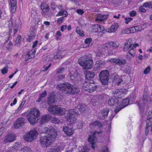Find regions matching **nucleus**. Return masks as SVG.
Wrapping results in <instances>:
<instances>
[{
	"label": "nucleus",
	"mask_w": 152,
	"mask_h": 152,
	"mask_svg": "<svg viewBox=\"0 0 152 152\" xmlns=\"http://www.w3.org/2000/svg\"><path fill=\"white\" fill-rule=\"evenodd\" d=\"M76 31L77 33L80 36H83L84 35L83 31L80 30L79 28L78 27L76 28Z\"/></svg>",
	"instance_id": "c03bdc74"
},
{
	"label": "nucleus",
	"mask_w": 152,
	"mask_h": 152,
	"mask_svg": "<svg viewBox=\"0 0 152 152\" xmlns=\"http://www.w3.org/2000/svg\"><path fill=\"white\" fill-rule=\"evenodd\" d=\"M63 130L68 136L72 135L74 132V130L72 128L68 126L64 127Z\"/></svg>",
	"instance_id": "aec40b11"
},
{
	"label": "nucleus",
	"mask_w": 152,
	"mask_h": 152,
	"mask_svg": "<svg viewBox=\"0 0 152 152\" xmlns=\"http://www.w3.org/2000/svg\"><path fill=\"white\" fill-rule=\"evenodd\" d=\"M64 72V68L63 67H61L57 70V73L58 74H61Z\"/></svg>",
	"instance_id": "5fc2aeb1"
},
{
	"label": "nucleus",
	"mask_w": 152,
	"mask_h": 152,
	"mask_svg": "<svg viewBox=\"0 0 152 152\" xmlns=\"http://www.w3.org/2000/svg\"><path fill=\"white\" fill-rule=\"evenodd\" d=\"M105 64V62L103 60L99 59L96 62V65L99 68L104 66Z\"/></svg>",
	"instance_id": "c756f323"
},
{
	"label": "nucleus",
	"mask_w": 152,
	"mask_h": 152,
	"mask_svg": "<svg viewBox=\"0 0 152 152\" xmlns=\"http://www.w3.org/2000/svg\"><path fill=\"white\" fill-rule=\"evenodd\" d=\"M129 15L131 16H135L137 15V13L135 11L133 10L130 12Z\"/></svg>",
	"instance_id": "e2e57ef3"
},
{
	"label": "nucleus",
	"mask_w": 152,
	"mask_h": 152,
	"mask_svg": "<svg viewBox=\"0 0 152 152\" xmlns=\"http://www.w3.org/2000/svg\"><path fill=\"white\" fill-rule=\"evenodd\" d=\"M60 150V148L59 147H56L54 148L51 147L50 149V151L49 152H58Z\"/></svg>",
	"instance_id": "49530a36"
},
{
	"label": "nucleus",
	"mask_w": 152,
	"mask_h": 152,
	"mask_svg": "<svg viewBox=\"0 0 152 152\" xmlns=\"http://www.w3.org/2000/svg\"><path fill=\"white\" fill-rule=\"evenodd\" d=\"M135 55V51L134 50L133 48H131L129 50L128 53L126 55V58L130 60L132 57H133Z\"/></svg>",
	"instance_id": "5701e85b"
},
{
	"label": "nucleus",
	"mask_w": 152,
	"mask_h": 152,
	"mask_svg": "<svg viewBox=\"0 0 152 152\" xmlns=\"http://www.w3.org/2000/svg\"><path fill=\"white\" fill-rule=\"evenodd\" d=\"M67 26L66 25H62L61 27V31H63L64 30L66 29Z\"/></svg>",
	"instance_id": "774afa93"
},
{
	"label": "nucleus",
	"mask_w": 152,
	"mask_h": 152,
	"mask_svg": "<svg viewBox=\"0 0 152 152\" xmlns=\"http://www.w3.org/2000/svg\"><path fill=\"white\" fill-rule=\"evenodd\" d=\"M24 124V119L23 118H18L16 122H15L14 127L16 128L23 125Z\"/></svg>",
	"instance_id": "2eb2a0df"
},
{
	"label": "nucleus",
	"mask_w": 152,
	"mask_h": 152,
	"mask_svg": "<svg viewBox=\"0 0 152 152\" xmlns=\"http://www.w3.org/2000/svg\"><path fill=\"white\" fill-rule=\"evenodd\" d=\"M95 133L96 132H94L91 136H89L88 140V142L91 145V147L94 149L95 148L94 141L96 138L95 137Z\"/></svg>",
	"instance_id": "dca6fc26"
},
{
	"label": "nucleus",
	"mask_w": 152,
	"mask_h": 152,
	"mask_svg": "<svg viewBox=\"0 0 152 152\" xmlns=\"http://www.w3.org/2000/svg\"><path fill=\"white\" fill-rule=\"evenodd\" d=\"M96 126H97L99 128H101L102 124L101 122L98 121H95L89 125V127L91 128H93Z\"/></svg>",
	"instance_id": "bb28decb"
},
{
	"label": "nucleus",
	"mask_w": 152,
	"mask_h": 152,
	"mask_svg": "<svg viewBox=\"0 0 152 152\" xmlns=\"http://www.w3.org/2000/svg\"><path fill=\"white\" fill-rule=\"evenodd\" d=\"M46 133L47 134L41 137L39 140L40 145L43 148H48L55 141L57 135L56 130L52 127L48 129Z\"/></svg>",
	"instance_id": "f257e3e1"
},
{
	"label": "nucleus",
	"mask_w": 152,
	"mask_h": 152,
	"mask_svg": "<svg viewBox=\"0 0 152 152\" xmlns=\"http://www.w3.org/2000/svg\"><path fill=\"white\" fill-rule=\"evenodd\" d=\"M91 31L94 32H99L103 31L104 27L99 25H93L91 26Z\"/></svg>",
	"instance_id": "f8f14e48"
},
{
	"label": "nucleus",
	"mask_w": 152,
	"mask_h": 152,
	"mask_svg": "<svg viewBox=\"0 0 152 152\" xmlns=\"http://www.w3.org/2000/svg\"><path fill=\"white\" fill-rule=\"evenodd\" d=\"M86 106L84 104H79L77 107V108L78 109L81 113H83L86 110Z\"/></svg>",
	"instance_id": "72a5a7b5"
},
{
	"label": "nucleus",
	"mask_w": 152,
	"mask_h": 152,
	"mask_svg": "<svg viewBox=\"0 0 152 152\" xmlns=\"http://www.w3.org/2000/svg\"><path fill=\"white\" fill-rule=\"evenodd\" d=\"M108 61L110 62L114 63L120 65H124L126 63V59L121 57H118L109 59Z\"/></svg>",
	"instance_id": "9b49d317"
},
{
	"label": "nucleus",
	"mask_w": 152,
	"mask_h": 152,
	"mask_svg": "<svg viewBox=\"0 0 152 152\" xmlns=\"http://www.w3.org/2000/svg\"><path fill=\"white\" fill-rule=\"evenodd\" d=\"M25 102H23L20 104L18 108V109L15 111V113H18L19 111L20 110L21 108L22 107L24 104H25Z\"/></svg>",
	"instance_id": "864d4df0"
},
{
	"label": "nucleus",
	"mask_w": 152,
	"mask_h": 152,
	"mask_svg": "<svg viewBox=\"0 0 152 152\" xmlns=\"http://www.w3.org/2000/svg\"><path fill=\"white\" fill-rule=\"evenodd\" d=\"M38 132L35 130H31L24 136L26 141L31 142L32 140L36 139L38 135Z\"/></svg>",
	"instance_id": "20e7f679"
},
{
	"label": "nucleus",
	"mask_w": 152,
	"mask_h": 152,
	"mask_svg": "<svg viewBox=\"0 0 152 152\" xmlns=\"http://www.w3.org/2000/svg\"><path fill=\"white\" fill-rule=\"evenodd\" d=\"M31 149L27 147H24L20 151V152H31Z\"/></svg>",
	"instance_id": "37998d69"
},
{
	"label": "nucleus",
	"mask_w": 152,
	"mask_h": 152,
	"mask_svg": "<svg viewBox=\"0 0 152 152\" xmlns=\"http://www.w3.org/2000/svg\"><path fill=\"white\" fill-rule=\"evenodd\" d=\"M142 6L144 7L148 8H150L151 6V4L148 2H145L143 4Z\"/></svg>",
	"instance_id": "052dcab7"
},
{
	"label": "nucleus",
	"mask_w": 152,
	"mask_h": 152,
	"mask_svg": "<svg viewBox=\"0 0 152 152\" xmlns=\"http://www.w3.org/2000/svg\"><path fill=\"white\" fill-rule=\"evenodd\" d=\"M110 110L108 108L104 109L98 114V117L101 119H104L106 118Z\"/></svg>",
	"instance_id": "4468645a"
},
{
	"label": "nucleus",
	"mask_w": 152,
	"mask_h": 152,
	"mask_svg": "<svg viewBox=\"0 0 152 152\" xmlns=\"http://www.w3.org/2000/svg\"><path fill=\"white\" fill-rule=\"evenodd\" d=\"M123 108H124L122 106H121V104H119L118 106H117L115 107L114 110V112L116 114Z\"/></svg>",
	"instance_id": "a18cd8bd"
},
{
	"label": "nucleus",
	"mask_w": 152,
	"mask_h": 152,
	"mask_svg": "<svg viewBox=\"0 0 152 152\" xmlns=\"http://www.w3.org/2000/svg\"><path fill=\"white\" fill-rule=\"evenodd\" d=\"M95 75V73L92 72L87 71L86 72L85 77L88 80L92 79L94 77Z\"/></svg>",
	"instance_id": "393cba45"
},
{
	"label": "nucleus",
	"mask_w": 152,
	"mask_h": 152,
	"mask_svg": "<svg viewBox=\"0 0 152 152\" xmlns=\"http://www.w3.org/2000/svg\"><path fill=\"white\" fill-rule=\"evenodd\" d=\"M108 103L110 106H115L118 104V99L113 97L108 99Z\"/></svg>",
	"instance_id": "f3484780"
},
{
	"label": "nucleus",
	"mask_w": 152,
	"mask_h": 152,
	"mask_svg": "<svg viewBox=\"0 0 152 152\" xmlns=\"http://www.w3.org/2000/svg\"><path fill=\"white\" fill-rule=\"evenodd\" d=\"M122 32L124 34H129V33H131V32L130 30V29H129V28H127L123 31Z\"/></svg>",
	"instance_id": "338daca9"
},
{
	"label": "nucleus",
	"mask_w": 152,
	"mask_h": 152,
	"mask_svg": "<svg viewBox=\"0 0 152 152\" xmlns=\"http://www.w3.org/2000/svg\"><path fill=\"white\" fill-rule=\"evenodd\" d=\"M46 96V91H44L41 94H39V97L37 101L38 102H40L42 100V99L45 97Z\"/></svg>",
	"instance_id": "e433bc0d"
},
{
	"label": "nucleus",
	"mask_w": 152,
	"mask_h": 152,
	"mask_svg": "<svg viewBox=\"0 0 152 152\" xmlns=\"http://www.w3.org/2000/svg\"><path fill=\"white\" fill-rule=\"evenodd\" d=\"M110 74L108 70H102L99 73V80L102 84L105 85L107 84Z\"/></svg>",
	"instance_id": "7ed1b4c3"
},
{
	"label": "nucleus",
	"mask_w": 152,
	"mask_h": 152,
	"mask_svg": "<svg viewBox=\"0 0 152 152\" xmlns=\"http://www.w3.org/2000/svg\"><path fill=\"white\" fill-rule=\"evenodd\" d=\"M150 71V66H147L144 70L143 73L145 74L148 73Z\"/></svg>",
	"instance_id": "bf43d9fd"
},
{
	"label": "nucleus",
	"mask_w": 152,
	"mask_h": 152,
	"mask_svg": "<svg viewBox=\"0 0 152 152\" xmlns=\"http://www.w3.org/2000/svg\"><path fill=\"white\" fill-rule=\"evenodd\" d=\"M143 7H144L143 6L139 7L138 9L139 11L141 12H146V10L145 8H144Z\"/></svg>",
	"instance_id": "4d7b16f0"
},
{
	"label": "nucleus",
	"mask_w": 152,
	"mask_h": 152,
	"mask_svg": "<svg viewBox=\"0 0 152 152\" xmlns=\"http://www.w3.org/2000/svg\"><path fill=\"white\" fill-rule=\"evenodd\" d=\"M61 52H60L58 53L56 55L54 56V59H61L63 57H64V55H62Z\"/></svg>",
	"instance_id": "4c0bfd02"
},
{
	"label": "nucleus",
	"mask_w": 152,
	"mask_h": 152,
	"mask_svg": "<svg viewBox=\"0 0 152 152\" xmlns=\"http://www.w3.org/2000/svg\"><path fill=\"white\" fill-rule=\"evenodd\" d=\"M16 22L15 25L14 27L13 32L14 34H15L19 30V28L22 25V23L19 20H18Z\"/></svg>",
	"instance_id": "c85d7f7f"
},
{
	"label": "nucleus",
	"mask_w": 152,
	"mask_h": 152,
	"mask_svg": "<svg viewBox=\"0 0 152 152\" xmlns=\"http://www.w3.org/2000/svg\"><path fill=\"white\" fill-rule=\"evenodd\" d=\"M148 103L146 97L143 96V99H140L138 103V106L140 108H141L144 107Z\"/></svg>",
	"instance_id": "6ab92c4d"
},
{
	"label": "nucleus",
	"mask_w": 152,
	"mask_h": 152,
	"mask_svg": "<svg viewBox=\"0 0 152 152\" xmlns=\"http://www.w3.org/2000/svg\"><path fill=\"white\" fill-rule=\"evenodd\" d=\"M104 54L100 50H99L97 53H96V56L97 57H101L103 56Z\"/></svg>",
	"instance_id": "3c124183"
},
{
	"label": "nucleus",
	"mask_w": 152,
	"mask_h": 152,
	"mask_svg": "<svg viewBox=\"0 0 152 152\" xmlns=\"http://www.w3.org/2000/svg\"><path fill=\"white\" fill-rule=\"evenodd\" d=\"M102 48L105 50L110 49L111 48L110 42H107L103 45Z\"/></svg>",
	"instance_id": "a19ab883"
},
{
	"label": "nucleus",
	"mask_w": 152,
	"mask_h": 152,
	"mask_svg": "<svg viewBox=\"0 0 152 152\" xmlns=\"http://www.w3.org/2000/svg\"><path fill=\"white\" fill-rule=\"evenodd\" d=\"M68 90L70 91L69 92H68L67 94H75L77 93L79 91V88L74 87L70 84V87Z\"/></svg>",
	"instance_id": "b1692460"
},
{
	"label": "nucleus",
	"mask_w": 152,
	"mask_h": 152,
	"mask_svg": "<svg viewBox=\"0 0 152 152\" xmlns=\"http://www.w3.org/2000/svg\"><path fill=\"white\" fill-rule=\"evenodd\" d=\"M16 136L13 134H11L7 135L5 137L4 140V143L11 142L15 140Z\"/></svg>",
	"instance_id": "ddd939ff"
},
{
	"label": "nucleus",
	"mask_w": 152,
	"mask_h": 152,
	"mask_svg": "<svg viewBox=\"0 0 152 152\" xmlns=\"http://www.w3.org/2000/svg\"><path fill=\"white\" fill-rule=\"evenodd\" d=\"M132 20V18H125V20L126 21L125 23L126 24H128V23L130 22Z\"/></svg>",
	"instance_id": "0e129e2a"
},
{
	"label": "nucleus",
	"mask_w": 152,
	"mask_h": 152,
	"mask_svg": "<svg viewBox=\"0 0 152 152\" xmlns=\"http://www.w3.org/2000/svg\"><path fill=\"white\" fill-rule=\"evenodd\" d=\"M55 99L54 96H51L48 99V102L49 104H52L54 103Z\"/></svg>",
	"instance_id": "de8ad7c7"
},
{
	"label": "nucleus",
	"mask_w": 152,
	"mask_h": 152,
	"mask_svg": "<svg viewBox=\"0 0 152 152\" xmlns=\"http://www.w3.org/2000/svg\"><path fill=\"white\" fill-rule=\"evenodd\" d=\"M8 67H5L1 70V72L3 74L7 73L8 72Z\"/></svg>",
	"instance_id": "6e6d98bb"
},
{
	"label": "nucleus",
	"mask_w": 152,
	"mask_h": 152,
	"mask_svg": "<svg viewBox=\"0 0 152 152\" xmlns=\"http://www.w3.org/2000/svg\"><path fill=\"white\" fill-rule=\"evenodd\" d=\"M111 47L113 49H116L118 48L119 45L118 42H110Z\"/></svg>",
	"instance_id": "ea45409f"
},
{
	"label": "nucleus",
	"mask_w": 152,
	"mask_h": 152,
	"mask_svg": "<svg viewBox=\"0 0 152 152\" xmlns=\"http://www.w3.org/2000/svg\"><path fill=\"white\" fill-rule=\"evenodd\" d=\"M35 53V52L34 51L29 52L26 56V60H28L34 57Z\"/></svg>",
	"instance_id": "c9c22d12"
},
{
	"label": "nucleus",
	"mask_w": 152,
	"mask_h": 152,
	"mask_svg": "<svg viewBox=\"0 0 152 152\" xmlns=\"http://www.w3.org/2000/svg\"><path fill=\"white\" fill-rule=\"evenodd\" d=\"M52 121L53 123L55 124H58L60 122V120L58 118L55 117L53 118Z\"/></svg>",
	"instance_id": "13d9d810"
},
{
	"label": "nucleus",
	"mask_w": 152,
	"mask_h": 152,
	"mask_svg": "<svg viewBox=\"0 0 152 152\" xmlns=\"http://www.w3.org/2000/svg\"><path fill=\"white\" fill-rule=\"evenodd\" d=\"M118 24L117 23H113L110 28V32H113L116 31L118 27Z\"/></svg>",
	"instance_id": "7c9ffc66"
},
{
	"label": "nucleus",
	"mask_w": 152,
	"mask_h": 152,
	"mask_svg": "<svg viewBox=\"0 0 152 152\" xmlns=\"http://www.w3.org/2000/svg\"><path fill=\"white\" fill-rule=\"evenodd\" d=\"M40 112L35 108L31 109L27 115V118L30 124L34 125L40 118Z\"/></svg>",
	"instance_id": "f03ea898"
},
{
	"label": "nucleus",
	"mask_w": 152,
	"mask_h": 152,
	"mask_svg": "<svg viewBox=\"0 0 152 152\" xmlns=\"http://www.w3.org/2000/svg\"><path fill=\"white\" fill-rule=\"evenodd\" d=\"M35 34L34 32L32 31V34H31V35L29 36V38L28 39V41L30 42L35 37Z\"/></svg>",
	"instance_id": "8fccbe9b"
},
{
	"label": "nucleus",
	"mask_w": 152,
	"mask_h": 152,
	"mask_svg": "<svg viewBox=\"0 0 152 152\" xmlns=\"http://www.w3.org/2000/svg\"><path fill=\"white\" fill-rule=\"evenodd\" d=\"M66 112V110L64 108L58 107L57 115L59 116L65 114Z\"/></svg>",
	"instance_id": "473e14b6"
},
{
	"label": "nucleus",
	"mask_w": 152,
	"mask_h": 152,
	"mask_svg": "<svg viewBox=\"0 0 152 152\" xmlns=\"http://www.w3.org/2000/svg\"><path fill=\"white\" fill-rule=\"evenodd\" d=\"M89 150V149L86 146H84L82 147L80 151V152H86L88 151Z\"/></svg>",
	"instance_id": "603ef678"
},
{
	"label": "nucleus",
	"mask_w": 152,
	"mask_h": 152,
	"mask_svg": "<svg viewBox=\"0 0 152 152\" xmlns=\"http://www.w3.org/2000/svg\"><path fill=\"white\" fill-rule=\"evenodd\" d=\"M11 6V12L14 13L15 11L16 8V0H10Z\"/></svg>",
	"instance_id": "cd10ccee"
},
{
	"label": "nucleus",
	"mask_w": 152,
	"mask_h": 152,
	"mask_svg": "<svg viewBox=\"0 0 152 152\" xmlns=\"http://www.w3.org/2000/svg\"><path fill=\"white\" fill-rule=\"evenodd\" d=\"M76 112L74 110H69L66 116V118L67 121L73 124L76 122V118L75 114Z\"/></svg>",
	"instance_id": "423d86ee"
},
{
	"label": "nucleus",
	"mask_w": 152,
	"mask_h": 152,
	"mask_svg": "<svg viewBox=\"0 0 152 152\" xmlns=\"http://www.w3.org/2000/svg\"><path fill=\"white\" fill-rule=\"evenodd\" d=\"M68 14L67 12L66 11L61 10L57 14L56 16H61L63 15H64L65 17H66Z\"/></svg>",
	"instance_id": "79ce46f5"
},
{
	"label": "nucleus",
	"mask_w": 152,
	"mask_h": 152,
	"mask_svg": "<svg viewBox=\"0 0 152 152\" xmlns=\"http://www.w3.org/2000/svg\"><path fill=\"white\" fill-rule=\"evenodd\" d=\"M68 78L73 82L77 83L80 80V75L76 71L75 72H70L68 75Z\"/></svg>",
	"instance_id": "6e6552de"
},
{
	"label": "nucleus",
	"mask_w": 152,
	"mask_h": 152,
	"mask_svg": "<svg viewBox=\"0 0 152 152\" xmlns=\"http://www.w3.org/2000/svg\"><path fill=\"white\" fill-rule=\"evenodd\" d=\"M79 64L86 69L91 68L93 65V60L90 59L84 61L79 62Z\"/></svg>",
	"instance_id": "9d476101"
},
{
	"label": "nucleus",
	"mask_w": 152,
	"mask_h": 152,
	"mask_svg": "<svg viewBox=\"0 0 152 152\" xmlns=\"http://www.w3.org/2000/svg\"><path fill=\"white\" fill-rule=\"evenodd\" d=\"M21 37L20 35H18L17 37H16V39H15V42L16 45L17 44H20V43L21 42Z\"/></svg>",
	"instance_id": "09e8293b"
},
{
	"label": "nucleus",
	"mask_w": 152,
	"mask_h": 152,
	"mask_svg": "<svg viewBox=\"0 0 152 152\" xmlns=\"http://www.w3.org/2000/svg\"><path fill=\"white\" fill-rule=\"evenodd\" d=\"M108 17V15H103L101 14H98L97 15L95 20L97 21H103L106 20Z\"/></svg>",
	"instance_id": "4be33fe9"
},
{
	"label": "nucleus",
	"mask_w": 152,
	"mask_h": 152,
	"mask_svg": "<svg viewBox=\"0 0 152 152\" xmlns=\"http://www.w3.org/2000/svg\"><path fill=\"white\" fill-rule=\"evenodd\" d=\"M149 127V125L148 124H146L145 126V134L146 136H147L149 130H148V128Z\"/></svg>",
	"instance_id": "69168bd1"
},
{
	"label": "nucleus",
	"mask_w": 152,
	"mask_h": 152,
	"mask_svg": "<svg viewBox=\"0 0 152 152\" xmlns=\"http://www.w3.org/2000/svg\"><path fill=\"white\" fill-rule=\"evenodd\" d=\"M49 119V116L47 115H44L42 116L40 120V123L41 124H43L47 122Z\"/></svg>",
	"instance_id": "2f4dec72"
},
{
	"label": "nucleus",
	"mask_w": 152,
	"mask_h": 152,
	"mask_svg": "<svg viewBox=\"0 0 152 152\" xmlns=\"http://www.w3.org/2000/svg\"><path fill=\"white\" fill-rule=\"evenodd\" d=\"M41 8L42 10V14L46 18L50 16V13L49 12V7L47 4L42 3L41 5Z\"/></svg>",
	"instance_id": "1a4fd4ad"
},
{
	"label": "nucleus",
	"mask_w": 152,
	"mask_h": 152,
	"mask_svg": "<svg viewBox=\"0 0 152 152\" xmlns=\"http://www.w3.org/2000/svg\"><path fill=\"white\" fill-rule=\"evenodd\" d=\"M131 48H133V46L132 45V43L129 41H126L124 46V51H127Z\"/></svg>",
	"instance_id": "a878e982"
},
{
	"label": "nucleus",
	"mask_w": 152,
	"mask_h": 152,
	"mask_svg": "<svg viewBox=\"0 0 152 152\" xmlns=\"http://www.w3.org/2000/svg\"><path fill=\"white\" fill-rule=\"evenodd\" d=\"M70 87V84L68 83L60 84L57 86L58 89L65 94L69 92L70 91L68 90Z\"/></svg>",
	"instance_id": "0eeeda50"
},
{
	"label": "nucleus",
	"mask_w": 152,
	"mask_h": 152,
	"mask_svg": "<svg viewBox=\"0 0 152 152\" xmlns=\"http://www.w3.org/2000/svg\"><path fill=\"white\" fill-rule=\"evenodd\" d=\"M20 143L19 142L15 143L13 146L9 148V149L7 151V152L15 151L18 150L20 147Z\"/></svg>",
	"instance_id": "412c9836"
},
{
	"label": "nucleus",
	"mask_w": 152,
	"mask_h": 152,
	"mask_svg": "<svg viewBox=\"0 0 152 152\" xmlns=\"http://www.w3.org/2000/svg\"><path fill=\"white\" fill-rule=\"evenodd\" d=\"M58 107L55 105H50L48 108V110L53 115H57Z\"/></svg>",
	"instance_id": "a211bd4d"
},
{
	"label": "nucleus",
	"mask_w": 152,
	"mask_h": 152,
	"mask_svg": "<svg viewBox=\"0 0 152 152\" xmlns=\"http://www.w3.org/2000/svg\"><path fill=\"white\" fill-rule=\"evenodd\" d=\"M113 93L114 94V97L117 98V97H118V96H120V95L122 94V92L119 89H116L112 91Z\"/></svg>",
	"instance_id": "f704fd0d"
},
{
	"label": "nucleus",
	"mask_w": 152,
	"mask_h": 152,
	"mask_svg": "<svg viewBox=\"0 0 152 152\" xmlns=\"http://www.w3.org/2000/svg\"><path fill=\"white\" fill-rule=\"evenodd\" d=\"M92 39L91 38H88L86 39L85 40V42L86 44H90L91 43Z\"/></svg>",
	"instance_id": "680f3d73"
},
{
	"label": "nucleus",
	"mask_w": 152,
	"mask_h": 152,
	"mask_svg": "<svg viewBox=\"0 0 152 152\" xmlns=\"http://www.w3.org/2000/svg\"><path fill=\"white\" fill-rule=\"evenodd\" d=\"M129 102V99L127 98L125 99L122 101V104H121V106L124 108L128 104Z\"/></svg>",
	"instance_id": "58836bf2"
},
{
	"label": "nucleus",
	"mask_w": 152,
	"mask_h": 152,
	"mask_svg": "<svg viewBox=\"0 0 152 152\" xmlns=\"http://www.w3.org/2000/svg\"><path fill=\"white\" fill-rule=\"evenodd\" d=\"M97 86L94 83H85L83 87V89L85 91L92 93L95 91Z\"/></svg>",
	"instance_id": "39448f33"
}]
</instances>
